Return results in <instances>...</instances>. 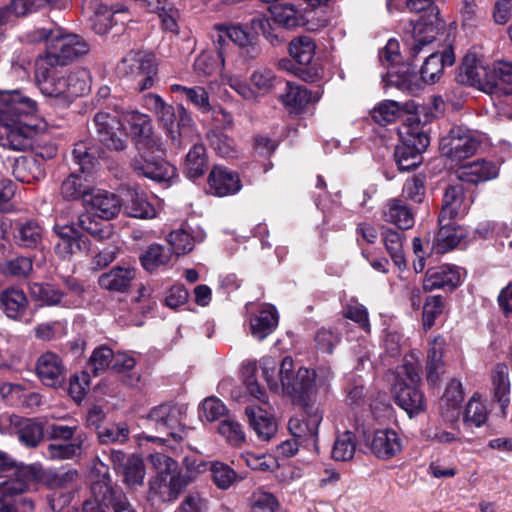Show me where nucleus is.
<instances>
[{"mask_svg":"<svg viewBox=\"0 0 512 512\" xmlns=\"http://www.w3.org/2000/svg\"><path fill=\"white\" fill-rule=\"evenodd\" d=\"M124 120L130 125L136 139L138 155L131 162L133 170L141 176L162 182L176 175V168L161 159L164 149L158 136L153 133L151 119L138 111L123 113Z\"/></svg>","mask_w":512,"mask_h":512,"instance_id":"f257e3e1","label":"nucleus"},{"mask_svg":"<svg viewBox=\"0 0 512 512\" xmlns=\"http://www.w3.org/2000/svg\"><path fill=\"white\" fill-rule=\"evenodd\" d=\"M36 102L20 90L0 91V141L3 147L26 150L36 133Z\"/></svg>","mask_w":512,"mask_h":512,"instance_id":"f03ea898","label":"nucleus"},{"mask_svg":"<svg viewBox=\"0 0 512 512\" xmlns=\"http://www.w3.org/2000/svg\"><path fill=\"white\" fill-rule=\"evenodd\" d=\"M35 79L41 93L62 107H68L75 98L91 89V76L87 69L69 71L41 59L36 61Z\"/></svg>","mask_w":512,"mask_h":512,"instance_id":"7ed1b4c3","label":"nucleus"},{"mask_svg":"<svg viewBox=\"0 0 512 512\" xmlns=\"http://www.w3.org/2000/svg\"><path fill=\"white\" fill-rule=\"evenodd\" d=\"M262 374L270 390L288 396H301L307 394L315 382V372L300 367L294 371L293 359L285 357L277 369V362L272 357L261 360Z\"/></svg>","mask_w":512,"mask_h":512,"instance_id":"20e7f679","label":"nucleus"},{"mask_svg":"<svg viewBox=\"0 0 512 512\" xmlns=\"http://www.w3.org/2000/svg\"><path fill=\"white\" fill-rule=\"evenodd\" d=\"M391 392L395 402L409 414H417L424 409V396L418 389L421 381L419 361L414 354L405 356L402 365L392 373Z\"/></svg>","mask_w":512,"mask_h":512,"instance_id":"39448f33","label":"nucleus"},{"mask_svg":"<svg viewBox=\"0 0 512 512\" xmlns=\"http://www.w3.org/2000/svg\"><path fill=\"white\" fill-rule=\"evenodd\" d=\"M43 474V469L40 465L18 466L8 454L0 451L1 497H12L36 488L37 484L43 479ZM3 502L5 501L3 500Z\"/></svg>","mask_w":512,"mask_h":512,"instance_id":"423d86ee","label":"nucleus"},{"mask_svg":"<svg viewBox=\"0 0 512 512\" xmlns=\"http://www.w3.org/2000/svg\"><path fill=\"white\" fill-rule=\"evenodd\" d=\"M400 143L396 146L394 157L399 170L408 171L418 167L421 154L429 145V136L420 122L408 119L398 129Z\"/></svg>","mask_w":512,"mask_h":512,"instance_id":"0eeeda50","label":"nucleus"},{"mask_svg":"<svg viewBox=\"0 0 512 512\" xmlns=\"http://www.w3.org/2000/svg\"><path fill=\"white\" fill-rule=\"evenodd\" d=\"M434 0H407V6L411 11H428L422 15L412 28L413 43L411 55L416 57L424 46L432 43L438 33L444 29V22L439 18V10L433 6Z\"/></svg>","mask_w":512,"mask_h":512,"instance_id":"6e6552de","label":"nucleus"},{"mask_svg":"<svg viewBox=\"0 0 512 512\" xmlns=\"http://www.w3.org/2000/svg\"><path fill=\"white\" fill-rule=\"evenodd\" d=\"M120 75L133 81L134 89L142 92L158 80V63L155 56L144 51H129L118 63Z\"/></svg>","mask_w":512,"mask_h":512,"instance_id":"1a4fd4ad","label":"nucleus"},{"mask_svg":"<svg viewBox=\"0 0 512 512\" xmlns=\"http://www.w3.org/2000/svg\"><path fill=\"white\" fill-rule=\"evenodd\" d=\"M53 231L59 237L54 250L62 259H70L77 253H87L91 248L89 239L74 225L66 223L62 215H56Z\"/></svg>","mask_w":512,"mask_h":512,"instance_id":"9d476101","label":"nucleus"},{"mask_svg":"<svg viewBox=\"0 0 512 512\" xmlns=\"http://www.w3.org/2000/svg\"><path fill=\"white\" fill-rule=\"evenodd\" d=\"M88 50V44L80 36L63 35L50 39L44 56L39 59L64 66L69 61L86 54Z\"/></svg>","mask_w":512,"mask_h":512,"instance_id":"9b49d317","label":"nucleus"},{"mask_svg":"<svg viewBox=\"0 0 512 512\" xmlns=\"http://www.w3.org/2000/svg\"><path fill=\"white\" fill-rule=\"evenodd\" d=\"M479 144V140L471 130L456 126L441 139L440 150L443 156L461 161L472 156Z\"/></svg>","mask_w":512,"mask_h":512,"instance_id":"f8f14e48","label":"nucleus"},{"mask_svg":"<svg viewBox=\"0 0 512 512\" xmlns=\"http://www.w3.org/2000/svg\"><path fill=\"white\" fill-rule=\"evenodd\" d=\"M458 78L462 84L476 87L487 94L497 89L492 68L485 66L474 53H467L463 58Z\"/></svg>","mask_w":512,"mask_h":512,"instance_id":"ddd939ff","label":"nucleus"},{"mask_svg":"<svg viewBox=\"0 0 512 512\" xmlns=\"http://www.w3.org/2000/svg\"><path fill=\"white\" fill-rule=\"evenodd\" d=\"M185 410L177 405L162 404L154 407L148 414V420L159 431L175 439H182L183 417Z\"/></svg>","mask_w":512,"mask_h":512,"instance_id":"4468645a","label":"nucleus"},{"mask_svg":"<svg viewBox=\"0 0 512 512\" xmlns=\"http://www.w3.org/2000/svg\"><path fill=\"white\" fill-rule=\"evenodd\" d=\"M94 124L99 141L108 149L119 151L126 147L127 135L118 115L98 112L94 117Z\"/></svg>","mask_w":512,"mask_h":512,"instance_id":"2eb2a0df","label":"nucleus"},{"mask_svg":"<svg viewBox=\"0 0 512 512\" xmlns=\"http://www.w3.org/2000/svg\"><path fill=\"white\" fill-rule=\"evenodd\" d=\"M84 205L88 212L103 220L116 217L122 206L118 195L103 189H91L90 193L85 194Z\"/></svg>","mask_w":512,"mask_h":512,"instance_id":"dca6fc26","label":"nucleus"},{"mask_svg":"<svg viewBox=\"0 0 512 512\" xmlns=\"http://www.w3.org/2000/svg\"><path fill=\"white\" fill-rule=\"evenodd\" d=\"M472 200L465 194L462 184L449 186L442 199V207L438 217V222L446 220H455L467 214Z\"/></svg>","mask_w":512,"mask_h":512,"instance_id":"f3484780","label":"nucleus"},{"mask_svg":"<svg viewBox=\"0 0 512 512\" xmlns=\"http://www.w3.org/2000/svg\"><path fill=\"white\" fill-rule=\"evenodd\" d=\"M322 418V412L318 408H310L305 414L290 418L289 432L302 443L313 441L317 437Z\"/></svg>","mask_w":512,"mask_h":512,"instance_id":"a211bd4d","label":"nucleus"},{"mask_svg":"<svg viewBox=\"0 0 512 512\" xmlns=\"http://www.w3.org/2000/svg\"><path fill=\"white\" fill-rule=\"evenodd\" d=\"M188 483V477L181 474L157 475L150 482L149 494L151 498L158 497L164 502L173 501Z\"/></svg>","mask_w":512,"mask_h":512,"instance_id":"6ab92c4d","label":"nucleus"},{"mask_svg":"<svg viewBox=\"0 0 512 512\" xmlns=\"http://www.w3.org/2000/svg\"><path fill=\"white\" fill-rule=\"evenodd\" d=\"M36 372L42 383L49 387L62 385L66 369L61 358L54 352H45L37 360Z\"/></svg>","mask_w":512,"mask_h":512,"instance_id":"aec40b11","label":"nucleus"},{"mask_svg":"<svg viewBox=\"0 0 512 512\" xmlns=\"http://www.w3.org/2000/svg\"><path fill=\"white\" fill-rule=\"evenodd\" d=\"M208 184L212 193L219 197L236 194L242 187L238 174L222 166L212 169Z\"/></svg>","mask_w":512,"mask_h":512,"instance_id":"412c9836","label":"nucleus"},{"mask_svg":"<svg viewBox=\"0 0 512 512\" xmlns=\"http://www.w3.org/2000/svg\"><path fill=\"white\" fill-rule=\"evenodd\" d=\"M498 166L486 160H476L460 166L456 175L461 182L478 184L492 180L498 176Z\"/></svg>","mask_w":512,"mask_h":512,"instance_id":"4be33fe9","label":"nucleus"},{"mask_svg":"<svg viewBox=\"0 0 512 512\" xmlns=\"http://www.w3.org/2000/svg\"><path fill=\"white\" fill-rule=\"evenodd\" d=\"M321 93L310 91L305 86L287 82L286 91L280 100L290 113H301L310 103L319 101Z\"/></svg>","mask_w":512,"mask_h":512,"instance_id":"5701e85b","label":"nucleus"},{"mask_svg":"<svg viewBox=\"0 0 512 512\" xmlns=\"http://www.w3.org/2000/svg\"><path fill=\"white\" fill-rule=\"evenodd\" d=\"M455 62L454 51L451 47L442 52L431 53L421 67V80L427 84L437 82L443 74L446 66H452Z\"/></svg>","mask_w":512,"mask_h":512,"instance_id":"b1692460","label":"nucleus"},{"mask_svg":"<svg viewBox=\"0 0 512 512\" xmlns=\"http://www.w3.org/2000/svg\"><path fill=\"white\" fill-rule=\"evenodd\" d=\"M372 452L380 459H390L402 450V439L392 429L375 431L370 443Z\"/></svg>","mask_w":512,"mask_h":512,"instance_id":"393cba45","label":"nucleus"},{"mask_svg":"<svg viewBox=\"0 0 512 512\" xmlns=\"http://www.w3.org/2000/svg\"><path fill=\"white\" fill-rule=\"evenodd\" d=\"M460 282L461 277L458 269L449 265H442L427 270L423 281V289L425 291L441 288L454 289Z\"/></svg>","mask_w":512,"mask_h":512,"instance_id":"a878e982","label":"nucleus"},{"mask_svg":"<svg viewBox=\"0 0 512 512\" xmlns=\"http://www.w3.org/2000/svg\"><path fill=\"white\" fill-rule=\"evenodd\" d=\"M144 106L155 113L158 121L167 130L174 143L180 144L177 140L175 127L176 114L172 105L167 104L159 95L148 94L144 97Z\"/></svg>","mask_w":512,"mask_h":512,"instance_id":"bb28decb","label":"nucleus"},{"mask_svg":"<svg viewBox=\"0 0 512 512\" xmlns=\"http://www.w3.org/2000/svg\"><path fill=\"white\" fill-rule=\"evenodd\" d=\"M245 414L250 426L261 441H269L277 432L274 416L260 406H247Z\"/></svg>","mask_w":512,"mask_h":512,"instance_id":"cd10ccee","label":"nucleus"},{"mask_svg":"<svg viewBox=\"0 0 512 512\" xmlns=\"http://www.w3.org/2000/svg\"><path fill=\"white\" fill-rule=\"evenodd\" d=\"M93 16L91 17L92 28L97 34H105L111 27L118 23V19H114L117 15L127 14V7L117 4L109 7L101 1L92 3Z\"/></svg>","mask_w":512,"mask_h":512,"instance_id":"c85d7f7f","label":"nucleus"},{"mask_svg":"<svg viewBox=\"0 0 512 512\" xmlns=\"http://www.w3.org/2000/svg\"><path fill=\"white\" fill-rule=\"evenodd\" d=\"M251 335L261 341L270 335L278 325V313L274 306L263 305L258 313L249 318Z\"/></svg>","mask_w":512,"mask_h":512,"instance_id":"c756f323","label":"nucleus"},{"mask_svg":"<svg viewBox=\"0 0 512 512\" xmlns=\"http://www.w3.org/2000/svg\"><path fill=\"white\" fill-rule=\"evenodd\" d=\"M93 491L101 499H110L114 512H136L125 494L113 488L111 479L104 474L99 480L93 481Z\"/></svg>","mask_w":512,"mask_h":512,"instance_id":"7c9ffc66","label":"nucleus"},{"mask_svg":"<svg viewBox=\"0 0 512 512\" xmlns=\"http://www.w3.org/2000/svg\"><path fill=\"white\" fill-rule=\"evenodd\" d=\"M0 305L8 318L21 320L26 315L29 301L22 289L11 287L0 293Z\"/></svg>","mask_w":512,"mask_h":512,"instance_id":"2f4dec72","label":"nucleus"},{"mask_svg":"<svg viewBox=\"0 0 512 512\" xmlns=\"http://www.w3.org/2000/svg\"><path fill=\"white\" fill-rule=\"evenodd\" d=\"M383 219L400 229H409L414 225V213L403 200L390 199L383 207Z\"/></svg>","mask_w":512,"mask_h":512,"instance_id":"473e14b6","label":"nucleus"},{"mask_svg":"<svg viewBox=\"0 0 512 512\" xmlns=\"http://www.w3.org/2000/svg\"><path fill=\"white\" fill-rule=\"evenodd\" d=\"M439 223V231L434 239L433 246L438 253H446L454 249L464 237V230L454 220Z\"/></svg>","mask_w":512,"mask_h":512,"instance_id":"72a5a7b5","label":"nucleus"},{"mask_svg":"<svg viewBox=\"0 0 512 512\" xmlns=\"http://www.w3.org/2000/svg\"><path fill=\"white\" fill-rule=\"evenodd\" d=\"M12 174L22 183H33L44 178L45 170L37 158L21 156L14 160Z\"/></svg>","mask_w":512,"mask_h":512,"instance_id":"f704fd0d","label":"nucleus"},{"mask_svg":"<svg viewBox=\"0 0 512 512\" xmlns=\"http://www.w3.org/2000/svg\"><path fill=\"white\" fill-rule=\"evenodd\" d=\"M135 277L136 270L134 268L118 266L102 274L98 279V284L105 290L125 292Z\"/></svg>","mask_w":512,"mask_h":512,"instance_id":"c9c22d12","label":"nucleus"},{"mask_svg":"<svg viewBox=\"0 0 512 512\" xmlns=\"http://www.w3.org/2000/svg\"><path fill=\"white\" fill-rule=\"evenodd\" d=\"M114 463L123 461L120 464L124 482L132 488L141 486L145 477L144 463L141 458L137 456L126 457L121 452H116L113 455Z\"/></svg>","mask_w":512,"mask_h":512,"instance_id":"e433bc0d","label":"nucleus"},{"mask_svg":"<svg viewBox=\"0 0 512 512\" xmlns=\"http://www.w3.org/2000/svg\"><path fill=\"white\" fill-rule=\"evenodd\" d=\"M445 339L441 336L435 337L429 343L427 354V380L431 384H435L443 369L442 356L445 347Z\"/></svg>","mask_w":512,"mask_h":512,"instance_id":"4c0bfd02","label":"nucleus"},{"mask_svg":"<svg viewBox=\"0 0 512 512\" xmlns=\"http://www.w3.org/2000/svg\"><path fill=\"white\" fill-rule=\"evenodd\" d=\"M86 439V435H77L70 443L49 444L45 455L53 460L72 459L80 456L84 450Z\"/></svg>","mask_w":512,"mask_h":512,"instance_id":"58836bf2","label":"nucleus"},{"mask_svg":"<svg viewBox=\"0 0 512 512\" xmlns=\"http://www.w3.org/2000/svg\"><path fill=\"white\" fill-rule=\"evenodd\" d=\"M492 389L494 398L500 403L504 410L510 402V381L508 367L504 364H498L492 375Z\"/></svg>","mask_w":512,"mask_h":512,"instance_id":"ea45409f","label":"nucleus"},{"mask_svg":"<svg viewBox=\"0 0 512 512\" xmlns=\"http://www.w3.org/2000/svg\"><path fill=\"white\" fill-rule=\"evenodd\" d=\"M14 238L19 246L36 248L43 238V228L35 221H27L17 226Z\"/></svg>","mask_w":512,"mask_h":512,"instance_id":"a19ab883","label":"nucleus"},{"mask_svg":"<svg viewBox=\"0 0 512 512\" xmlns=\"http://www.w3.org/2000/svg\"><path fill=\"white\" fill-rule=\"evenodd\" d=\"M172 256L170 249L153 244L140 256V262L146 271L154 272L157 268L168 265Z\"/></svg>","mask_w":512,"mask_h":512,"instance_id":"79ce46f5","label":"nucleus"},{"mask_svg":"<svg viewBox=\"0 0 512 512\" xmlns=\"http://www.w3.org/2000/svg\"><path fill=\"white\" fill-rule=\"evenodd\" d=\"M29 291L33 300L47 306L61 304L64 297V293L59 288L49 283H32Z\"/></svg>","mask_w":512,"mask_h":512,"instance_id":"37998d69","label":"nucleus"},{"mask_svg":"<svg viewBox=\"0 0 512 512\" xmlns=\"http://www.w3.org/2000/svg\"><path fill=\"white\" fill-rule=\"evenodd\" d=\"M220 38L227 36L231 41L237 44L239 47L248 48L251 53V57H255L258 54V48L255 46L256 36L250 33L241 25H230L220 28Z\"/></svg>","mask_w":512,"mask_h":512,"instance_id":"c03bdc74","label":"nucleus"},{"mask_svg":"<svg viewBox=\"0 0 512 512\" xmlns=\"http://www.w3.org/2000/svg\"><path fill=\"white\" fill-rule=\"evenodd\" d=\"M207 169V156L202 144H195L185 160V173L190 179L202 176Z\"/></svg>","mask_w":512,"mask_h":512,"instance_id":"a18cd8bd","label":"nucleus"},{"mask_svg":"<svg viewBox=\"0 0 512 512\" xmlns=\"http://www.w3.org/2000/svg\"><path fill=\"white\" fill-rule=\"evenodd\" d=\"M130 199L124 206L125 213L129 217L150 219L156 216V210L150 204L144 194L138 192H130Z\"/></svg>","mask_w":512,"mask_h":512,"instance_id":"49530a36","label":"nucleus"},{"mask_svg":"<svg viewBox=\"0 0 512 512\" xmlns=\"http://www.w3.org/2000/svg\"><path fill=\"white\" fill-rule=\"evenodd\" d=\"M316 45L308 36L293 39L289 44V54L300 65H309L315 55Z\"/></svg>","mask_w":512,"mask_h":512,"instance_id":"de8ad7c7","label":"nucleus"},{"mask_svg":"<svg viewBox=\"0 0 512 512\" xmlns=\"http://www.w3.org/2000/svg\"><path fill=\"white\" fill-rule=\"evenodd\" d=\"M170 90L173 93H179L184 96L188 102L196 106L202 112H209L211 110L208 92L203 87H186L173 84L170 86Z\"/></svg>","mask_w":512,"mask_h":512,"instance_id":"09e8293b","label":"nucleus"},{"mask_svg":"<svg viewBox=\"0 0 512 512\" xmlns=\"http://www.w3.org/2000/svg\"><path fill=\"white\" fill-rule=\"evenodd\" d=\"M488 419V410L484 402L478 395H473L468 401L464 414L463 422L467 427H481Z\"/></svg>","mask_w":512,"mask_h":512,"instance_id":"8fccbe9b","label":"nucleus"},{"mask_svg":"<svg viewBox=\"0 0 512 512\" xmlns=\"http://www.w3.org/2000/svg\"><path fill=\"white\" fill-rule=\"evenodd\" d=\"M271 15L275 23L288 29L304 24L303 13L294 5L275 6L271 10Z\"/></svg>","mask_w":512,"mask_h":512,"instance_id":"3c124183","label":"nucleus"},{"mask_svg":"<svg viewBox=\"0 0 512 512\" xmlns=\"http://www.w3.org/2000/svg\"><path fill=\"white\" fill-rule=\"evenodd\" d=\"M250 82L260 97L271 93L279 83V79L273 70L260 67L252 72Z\"/></svg>","mask_w":512,"mask_h":512,"instance_id":"603ef678","label":"nucleus"},{"mask_svg":"<svg viewBox=\"0 0 512 512\" xmlns=\"http://www.w3.org/2000/svg\"><path fill=\"white\" fill-rule=\"evenodd\" d=\"M136 364V360L127 353H113L111 368L118 373H125L122 377V382L127 386H135L140 381V375L136 372H131Z\"/></svg>","mask_w":512,"mask_h":512,"instance_id":"864d4df0","label":"nucleus"},{"mask_svg":"<svg viewBox=\"0 0 512 512\" xmlns=\"http://www.w3.org/2000/svg\"><path fill=\"white\" fill-rule=\"evenodd\" d=\"M382 241L393 262L399 267L405 265L402 234L391 228H385L382 231Z\"/></svg>","mask_w":512,"mask_h":512,"instance_id":"5fc2aeb1","label":"nucleus"},{"mask_svg":"<svg viewBox=\"0 0 512 512\" xmlns=\"http://www.w3.org/2000/svg\"><path fill=\"white\" fill-rule=\"evenodd\" d=\"M386 81L387 85L394 86L408 94H416L422 88L417 74L410 71L388 73Z\"/></svg>","mask_w":512,"mask_h":512,"instance_id":"6e6d98bb","label":"nucleus"},{"mask_svg":"<svg viewBox=\"0 0 512 512\" xmlns=\"http://www.w3.org/2000/svg\"><path fill=\"white\" fill-rule=\"evenodd\" d=\"M356 451L355 435L346 430L337 435L332 448V458L336 461H349L354 457Z\"/></svg>","mask_w":512,"mask_h":512,"instance_id":"4d7b16f0","label":"nucleus"},{"mask_svg":"<svg viewBox=\"0 0 512 512\" xmlns=\"http://www.w3.org/2000/svg\"><path fill=\"white\" fill-rule=\"evenodd\" d=\"M78 224L96 240L109 239L113 234L111 224L95 221L89 213L81 215L78 219Z\"/></svg>","mask_w":512,"mask_h":512,"instance_id":"13d9d810","label":"nucleus"},{"mask_svg":"<svg viewBox=\"0 0 512 512\" xmlns=\"http://www.w3.org/2000/svg\"><path fill=\"white\" fill-rule=\"evenodd\" d=\"M167 242L175 256L185 255L194 248L193 237L184 229L171 231L167 236Z\"/></svg>","mask_w":512,"mask_h":512,"instance_id":"bf43d9fd","label":"nucleus"},{"mask_svg":"<svg viewBox=\"0 0 512 512\" xmlns=\"http://www.w3.org/2000/svg\"><path fill=\"white\" fill-rule=\"evenodd\" d=\"M33 269L32 260L19 256L0 263V272L5 276L27 277Z\"/></svg>","mask_w":512,"mask_h":512,"instance_id":"052dcab7","label":"nucleus"},{"mask_svg":"<svg viewBox=\"0 0 512 512\" xmlns=\"http://www.w3.org/2000/svg\"><path fill=\"white\" fill-rule=\"evenodd\" d=\"M214 484L222 490L230 488L237 480V473L222 462H214L210 467Z\"/></svg>","mask_w":512,"mask_h":512,"instance_id":"680f3d73","label":"nucleus"},{"mask_svg":"<svg viewBox=\"0 0 512 512\" xmlns=\"http://www.w3.org/2000/svg\"><path fill=\"white\" fill-rule=\"evenodd\" d=\"M88 193H90V189L84 184V179L74 173L68 176L61 185V195L68 200L82 198L84 201V196Z\"/></svg>","mask_w":512,"mask_h":512,"instance_id":"e2e57ef3","label":"nucleus"},{"mask_svg":"<svg viewBox=\"0 0 512 512\" xmlns=\"http://www.w3.org/2000/svg\"><path fill=\"white\" fill-rule=\"evenodd\" d=\"M499 115L512 119V86L499 87L488 93Z\"/></svg>","mask_w":512,"mask_h":512,"instance_id":"0e129e2a","label":"nucleus"},{"mask_svg":"<svg viewBox=\"0 0 512 512\" xmlns=\"http://www.w3.org/2000/svg\"><path fill=\"white\" fill-rule=\"evenodd\" d=\"M73 159L83 173L92 172L98 165L91 148L85 142H79L72 151Z\"/></svg>","mask_w":512,"mask_h":512,"instance_id":"69168bd1","label":"nucleus"},{"mask_svg":"<svg viewBox=\"0 0 512 512\" xmlns=\"http://www.w3.org/2000/svg\"><path fill=\"white\" fill-rule=\"evenodd\" d=\"M279 507L277 498L270 492L258 489L250 498V512H276Z\"/></svg>","mask_w":512,"mask_h":512,"instance_id":"338daca9","label":"nucleus"},{"mask_svg":"<svg viewBox=\"0 0 512 512\" xmlns=\"http://www.w3.org/2000/svg\"><path fill=\"white\" fill-rule=\"evenodd\" d=\"M425 181L424 175H414L407 179L402 189V197L415 203H421L425 197Z\"/></svg>","mask_w":512,"mask_h":512,"instance_id":"774afa93","label":"nucleus"}]
</instances>
